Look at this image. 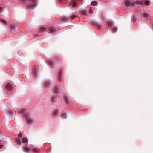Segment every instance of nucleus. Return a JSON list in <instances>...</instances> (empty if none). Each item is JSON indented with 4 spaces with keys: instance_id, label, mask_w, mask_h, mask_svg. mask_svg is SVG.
Wrapping results in <instances>:
<instances>
[{
    "instance_id": "a211bd4d",
    "label": "nucleus",
    "mask_w": 153,
    "mask_h": 153,
    "mask_svg": "<svg viewBox=\"0 0 153 153\" xmlns=\"http://www.w3.org/2000/svg\"><path fill=\"white\" fill-rule=\"evenodd\" d=\"M80 13L82 14L83 15H85L86 14V13H87V11L86 10H85L82 11H81Z\"/></svg>"
},
{
    "instance_id": "7ed1b4c3",
    "label": "nucleus",
    "mask_w": 153,
    "mask_h": 153,
    "mask_svg": "<svg viewBox=\"0 0 153 153\" xmlns=\"http://www.w3.org/2000/svg\"><path fill=\"white\" fill-rule=\"evenodd\" d=\"M98 2L96 1H94L91 2V5L93 6H95L98 5Z\"/></svg>"
},
{
    "instance_id": "c85d7f7f",
    "label": "nucleus",
    "mask_w": 153,
    "mask_h": 153,
    "mask_svg": "<svg viewBox=\"0 0 153 153\" xmlns=\"http://www.w3.org/2000/svg\"><path fill=\"white\" fill-rule=\"evenodd\" d=\"M76 15H74L72 16L71 18L72 19H74L75 17H76Z\"/></svg>"
},
{
    "instance_id": "72a5a7b5",
    "label": "nucleus",
    "mask_w": 153,
    "mask_h": 153,
    "mask_svg": "<svg viewBox=\"0 0 153 153\" xmlns=\"http://www.w3.org/2000/svg\"><path fill=\"white\" fill-rule=\"evenodd\" d=\"M108 26L109 27H110V24H108Z\"/></svg>"
},
{
    "instance_id": "f03ea898",
    "label": "nucleus",
    "mask_w": 153,
    "mask_h": 153,
    "mask_svg": "<svg viewBox=\"0 0 153 153\" xmlns=\"http://www.w3.org/2000/svg\"><path fill=\"white\" fill-rule=\"evenodd\" d=\"M124 3L125 5L127 7L132 5V1L129 0H126Z\"/></svg>"
},
{
    "instance_id": "4be33fe9",
    "label": "nucleus",
    "mask_w": 153,
    "mask_h": 153,
    "mask_svg": "<svg viewBox=\"0 0 153 153\" xmlns=\"http://www.w3.org/2000/svg\"><path fill=\"white\" fill-rule=\"evenodd\" d=\"M72 6L74 7H76L77 6V4L75 2H73L72 3Z\"/></svg>"
},
{
    "instance_id": "cd10ccee",
    "label": "nucleus",
    "mask_w": 153,
    "mask_h": 153,
    "mask_svg": "<svg viewBox=\"0 0 153 153\" xmlns=\"http://www.w3.org/2000/svg\"><path fill=\"white\" fill-rule=\"evenodd\" d=\"M49 85V83L48 82H46L45 83V87H47L48 86V85Z\"/></svg>"
},
{
    "instance_id": "0eeeda50",
    "label": "nucleus",
    "mask_w": 153,
    "mask_h": 153,
    "mask_svg": "<svg viewBox=\"0 0 153 153\" xmlns=\"http://www.w3.org/2000/svg\"><path fill=\"white\" fill-rule=\"evenodd\" d=\"M49 30L51 33H53L55 30L54 28L52 27L49 28Z\"/></svg>"
},
{
    "instance_id": "f3484780",
    "label": "nucleus",
    "mask_w": 153,
    "mask_h": 153,
    "mask_svg": "<svg viewBox=\"0 0 153 153\" xmlns=\"http://www.w3.org/2000/svg\"><path fill=\"white\" fill-rule=\"evenodd\" d=\"M29 151V149L28 147H25L24 148V151L25 152H27Z\"/></svg>"
},
{
    "instance_id": "2f4dec72",
    "label": "nucleus",
    "mask_w": 153,
    "mask_h": 153,
    "mask_svg": "<svg viewBox=\"0 0 153 153\" xmlns=\"http://www.w3.org/2000/svg\"><path fill=\"white\" fill-rule=\"evenodd\" d=\"M97 27L99 29L100 27V25H98Z\"/></svg>"
},
{
    "instance_id": "9d476101",
    "label": "nucleus",
    "mask_w": 153,
    "mask_h": 153,
    "mask_svg": "<svg viewBox=\"0 0 153 153\" xmlns=\"http://www.w3.org/2000/svg\"><path fill=\"white\" fill-rule=\"evenodd\" d=\"M0 21H1V22L2 23H3L4 25H7V22L5 20L2 19H0Z\"/></svg>"
},
{
    "instance_id": "39448f33",
    "label": "nucleus",
    "mask_w": 153,
    "mask_h": 153,
    "mask_svg": "<svg viewBox=\"0 0 153 153\" xmlns=\"http://www.w3.org/2000/svg\"><path fill=\"white\" fill-rule=\"evenodd\" d=\"M33 150L34 152L35 153H38L40 151L39 149L36 148H33Z\"/></svg>"
},
{
    "instance_id": "ddd939ff",
    "label": "nucleus",
    "mask_w": 153,
    "mask_h": 153,
    "mask_svg": "<svg viewBox=\"0 0 153 153\" xmlns=\"http://www.w3.org/2000/svg\"><path fill=\"white\" fill-rule=\"evenodd\" d=\"M64 100L65 102H66L67 103H68L69 101V99L67 96H65L64 97Z\"/></svg>"
},
{
    "instance_id": "20e7f679",
    "label": "nucleus",
    "mask_w": 153,
    "mask_h": 153,
    "mask_svg": "<svg viewBox=\"0 0 153 153\" xmlns=\"http://www.w3.org/2000/svg\"><path fill=\"white\" fill-rule=\"evenodd\" d=\"M6 89L8 90H11L12 89V86L8 84L6 86Z\"/></svg>"
},
{
    "instance_id": "473e14b6",
    "label": "nucleus",
    "mask_w": 153,
    "mask_h": 153,
    "mask_svg": "<svg viewBox=\"0 0 153 153\" xmlns=\"http://www.w3.org/2000/svg\"><path fill=\"white\" fill-rule=\"evenodd\" d=\"M2 9V8H0V12H1Z\"/></svg>"
},
{
    "instance_id": "bb28decb",
    "label": "nucleus",
    "mask_w": 153,
    "mask_h": 153,
    "mask_svg": "<svg viewBox=\"0 0 153 153\" xmlns=\"http://www.w3.org/2000/svg\"><path fill=\"white\" fill-rule=\"evenodd\" d=\"M117 28H113L112 29V30L114 32H115L117 30Z\"/></svg>"
},
{
    "instance_id": "2eb2a0df",
    "label": "nucleus",
    "mask_w": 153,
    "mask_h": 153,
    "mask_svg": "<svg viewBox=\"0 0 153 153\" xmlns=\"http://www.w3.org/2000/svg\"><path fill=\"white\" fill-rule=\"evenodd\" d=\"M22 141L23 143H26L27 142V138H23L22 139Z\"/></svg>"
},
{
    "instance_id": "6ab92c4d",
    "label": "nucleus",
    "mask_w": 153,
    "mask_h": 153,
    "mask_svg": "<svg viewBox=\"0 0 153 153\" xmlns=\"http://www.w3.org/2000/svg\"><path fill=\"white\" fill-rule=\"evenodd\" d=\"M25 118L26 120L27 121V123H28L29 122V118L28 117V116L26 115H25Z\"/></svg>"
},
{
    "instance_id": "b1692460",
    "label": "nucleus",
    "mask_w": 153,
    "mask_h": 153,
    "mask_svg": "<svg viewBox=\"0 0 153 153\" xmlns=\"http://www.w3.org/2000/svg\"><path fill=\"white\" fill-rule=\"evenodd\" d=\"M58 114V111H55L53 112V114L55 116H56Z\"/></svg>"
},
{
    "instance_id": "aec40b11",
    "label": "nucleus",
    "mask_w": 153,
    "mask_h": 153,
    "mask_svg": "<svg viewBox=\"0 0 153 153\" xmlns=\"http://www.w3.org/2000/svg\"><path fill=\"white\" fill-rule=\"evenodd\" d=\"M145 4L146 6H148L149 5V2L148 1H146L145 2Z\"/></svg>"
},
{
    "instance_id": "a878e982",
    "label": "nucleus",
    "mask_w": 153,
    "mask_h": 153,
    "mask_svg": "<svg viewBox=\"0 0 153 153\" xmlns=\"http://www.w3.org/2000/svg\"><path fill=\"white\" fill-rule=\"evenodd\" d=\"M18 136L19 137H22V134L21 132H20L19 134H18Z\"/></svg>"
},
{
    "instance_id": "dca6fc26",
    "label": "nucleus",
    "mask_w": 153,
    "mask_h": 153,
    "mask_svg": "<svg viewBox=\"0 0 153 153\" xmlns=\"http://www.w3.org/2000/svg\"><path fill=\"white\" fill-rule=\"evenodd\" d=\"M45 30V28L44 27H41L40 28V31L41 32H44Z\"/></svg>"
},
{
    "instance_id": "f257e3e1",
    "label": "nucleus",
    "mask_w": 153,
    "mask_h": 153,
    "mask_svg": "<svg viewBox=\"0 0 153 153\" xmlns=\"http://www.w3.org/2000/svg\"><path fill=\"white\" fill-rule=\"evenodd\" d=\"M36 4V0H29V8L32 7V8L30 10L33 9L35 7V6Z\"/></svg>"
},
{
    "instance_id": "6e6552de",
    "label": "nucleus",
    "mask_w": 153,
    "mask_h": 153,
    "mask_svg": "<svg viewBox=\"0 0 153 153\" xmlns=\"http://www.w3.org/2000/svg\"><path fill=\"white\" fill-rule=\"evenodd\" d=\"M60 117L66 119L67 118V116L65 113H64L60 115Z\"/></svg>"
},
{
    "instance_id": "4468645a",
    "label": "nucleus",
    "mask_w": 153,
    "mask_h": 153,
    "mask_svg": "<svg viewBox=\"0 0 153 153\" xmlns=\"http://www.w3.org/2000/svg\"><path fill=\"white\" fill-rule=\"evenodd\" d=\"M26 112V110L25 109H22L19 111V113L22 114L25 113Z\"/></svg>"
},
{
    "instance_id": "5701e85b",
    "label": "nucleus",
    "mask_w": 153,
    "mask_h": 153,
    "mask_svg": "<svg viewBox=\"0 0 153 153\" xmlns=\"http://www.w3.org/2000/svg\"><path fill=\"white\" fill-rule=\"evenodd\" d=\"M25 60V59L24 58H22L21 60V63L22 64H23L24 63L23 62Z\"/></svg>"
},
{
    "instance_id": "423d86ee",
    "label": "nucleus",
    "mask_w": 153,
    "mask_h": 153,
    "mask_svg": "<svg viewBox=\"0 0 153 153\" xmlns=\"http://www.w3.org/2000/svg\"><path fill=\"white\" fill-rule=\"evenodd\" d=\"M143 16L145 18L147 19V18H148L149 17V15L148 14L145 13L143 14Z\"/></svg>"
},
{
    "instance_id": "c9c22d12",
    "label": "nucleus",
    "mask_w": 153,
    "mask_h": 153,
    "mask_svg": "<svg viewBox=\"0 0 153 153\" xmlns=\"http://www.w3.org/2000/svg\"><path fill=\"white\" fill-rule=\"evenodd\" d=\"M60 77L59 78V79H60Z\"/></svg>"
},
{
    "instance_id": "393cba45",
    "label": "nucleus",
    "mask_w": 153,
    "mask_h": 153,
    "mask_svg": "<svg viewBox=\"0 0 153 153\" xmlns=\"http://www.w3.org/2000/svg\"><path fill=\"white\" fill-rule=\"evenodd\" d=\"M90 12L91 13H93V10L91 7L90 8Z\"/></svg>"
},
{
    "instance_id": "c756f323",
    "label": "nucleus",
    "mask_w": 153,
    "mask_h": 153,
    "mask_svg": "<svg viewBox=\"0 0 153 153\" xmlns=\"http://www.w3.org/2000/svg\"><path fill=\"white\" fill-rule=\"evenodd\" d=\"M51 101L52 102H53L54 101V98H52L51 99Z\"/></svg>"
},
{
    "instance_id": "412c9836",
    "label": "nucleus",
    "mask_w": 153,
    "mask_h": 153,
    "mask_svg": "<svg viewBox=\"0 0 153 153\" xmlns=\"http://www.w3.org/2000/svg\"><path fill=\"white\" fill-rule=\"evenodd\" d=\"M32 73L34 75L36 76V69L35 68H33V70Z\"/></svg>"
},
{
    "instance_id": "1a4fd4ad",
    "label": "nucleus",
    "mask_w": 153,
    "mask_h": 153,
    "mask_svg": "<svg viewBox=\"0 0 153 153\" xmlns=\"http://www.w3.org/2000/svg\"><path fill=\"white\" fill-rule=\"evenodd\" d=\"M29 125L33 123L34 122V121L33 120V119L32 118H30L29 117Z\"/></svg>"
},
{
    "instance_id": "9b49d317",
    "label": "nucleus",
    "mask_w": 153,
    "mask_h": 153,
    "mask_svg": "<svg viewBox=\"0 0 153 153\" xmlns=\"http://www.w3.org/2000/svg\"><path fill=\"white\" fill-rule=\"evenodd\" d=\"M16 143L18 145H20L21 143V141L20 139H16Z\"/></svg>"
},
{
    "instance_id": "7c9ffc66",
    "label": "nucleus",
    "mask_w": 153,
    "mask_h": 153,
    "mask_svg": "<svg viewBox=\"0 0 153 153\" xmlns=\"http://www.w3.org/2000/svg\"><path fill=\"white\" fill-rule=\"evenodd\" d=\"M4 146L3 145H0V149H1Z\"/></svg>"
},
{
    "instance_id": "f704fd0d",
    "label": "nucleus",
    "mask_w": 153,
    "mask_h": 153,
    "mask_svg": "<svg viewBox=\"0 0 153 153\" xmlns=\"http://www.w3.org/2000/svg\"><path fill=\"white\" fill-rule=\"evenodd\" d=\"M140 16H142V15L141 14H140Z\"/></svg>"
},
{
    "instance_id": "f8f14e48",
    "label": "nucleus",
    "mask_w": 153,
    "mask_h": 153,
    "mask_svg": "<svg viewBox=\"0 0 153 153\" xmlns=\"http://www.w3.org/2000/svg\"><path fill=\"white\" fill-rule=\"evenodd\" d=\"M54 92L56 93H58L59 92V90L56 86H55L54 88Z\"/></svg>"
}]
</instances>
